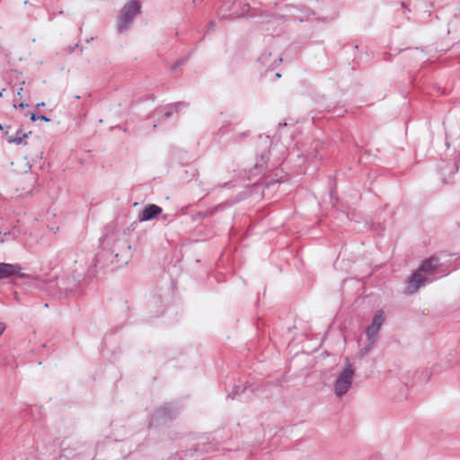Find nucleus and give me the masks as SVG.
<instances>
[{
	"label": "nucleus",
	"mask_w": 460,
	"mask_h": 460,
	"mask_svg": "<svg viewBox=\"0 0 460 460\" xmlns=\"http://www.w3.org/2000/svg\"><path fill=\"white\" fill-rule=\"evenodd\" d=\"M140 11V4L136 1L132 0L129 1L121 10V13L119 14V20H118V29L119 31H124L130 22H132L133 18L139 13Z\"/></svg>",
	"instance_id": "f257e3e1"
},
{
	"label": "nucleus",
	"mask_w": 460,
	"mask_h": 460,
	"mask_svg": "<svg viewBox=\"0 0 460 460\" xmlns=\"http://www.w3.org/2000/svg\"><path fill=\"white\" fill-rule=\"evenodd\" d=\"M353 376L354 370L350 365L346 366V367L341 372L334 386L335 394L338 396H341L349 391L352 383Z\"/></svg>",
	"instance_id": "f03ea898"
},
{
	"label": "nucleus",
	"mask_w": 460,
	"mask_h": 460,
	"mask_svg": "<svg viewBox=\"0 0 460 460\" xmlns=\"http://www.w3.org/2000/svg\"><path fill=\"white\" fill-rule=\"evenodd\" d=\"M384 322V314L382 312L376 313L373 319L372 324L367 330V334L370 340L376 337Z\"/></svg>",
	"instance_id": "7ed1b4c3"
},
{
	"label": "nucleus",
	"mask_w": 460,
	"mask_h": 460,
	"mask_svg": "<svg viewBox=\"0 0 460 460\" xmlns=\"http://www.w3.org/2000/svg\"><path fill=\"white\" fill-rule=\"evenodd\" d=\"M162 213V208L155 204L146 206L139 216L140 221H148L156 217Z\"/></svg>",
	"instance_id": "20e7f679"
},
{
	"label": "nucleus",
	"mask_w": 460,
	"mask_h": 460,
	"mask_svg": "<svg viewBox=\"0 0 460 460\" xmlns=\"http://www.w3.org/2000/svg\"><path fill=\"white\" fill-rule=\"evenodd\" d=\"M425 281V278L422 273L419 270L414 273L411 279L408 282L407 290L410 293H414L418 290L420 286H421Z\"/></svg>",
	"instance_id": "39448f33"
},
{
	"label": "nucleus",
	"mask_w": 460,
	"mask_h": 460,
	"mask_svg": "<svg viewBox=\"0 0 460 460\" xmlns=\"http://www.w3.org/2000/svg\"><path fill=\"white\" fill-rule=\"evenodd\" d=\"M20 270V267L9 263L0 262V279L8 278L15 274Z\"/></svg>",
	"instance_id": "423d86ee"
},
{
	"label": "nucleus",
	"mask_w": 460,
	"mask_h": 460,
	"mask_svg": "<svg viewBox=\"0 0 460 460\" xmlns=\"http://www.w3.org/2000/svg\"><path fill=\"white\" fill-rule=\"evenodd\" d=\"M4 134L9 143L21 144L22 140L27 137V134L23 133L22 129L13 134L9 127L6 128Z\"/></svg>",
	"instance_id": "0eeeda50"
},
{
	"label": "nucleus",
	"mask_w": 460,
	"mask_h": 460,
	"mask_svg": "<svg viewBox=\"0 0 460 460\" xmlns=\"http://www.w3.org/2000/svg\"><path fill=\"white\" fill-rule=\"evenodd\" d=\"M438 265V260L436 258H430L424 261L420 268L421 273H431Z\"/></svg>",
	"instance_id": "6e6552de"
},
{
	"label": "nucleus",
	"mask_w": 460,
	"mask_h": 460,
	"mask_svg": "<svg viewBox=\"0 0 460 460\" xmlns=\"http://www.w3.org/2000/svg\"><path fill=\"white\" fill-rule=\"evenodd\" d=\"M38 118H39V117H37V115H35V114H31V119L32 121H36V120L38 119Z\"/></svg>",
	"instance_id": "1a4fd4ad"
},
{
	"label": "nucleus",
	"mask_w": 460,
	"mask_h": 460,
	"mask_svg": "<svg viewBox=\"0 0 460 460\" xmlns=\"http://www.w3.org/2000/svg\"><path fill=\"white\" fill-rule=\"evenodd\" d=\"M40 119H41V120H44V121H49V119L46 116H44V115L40 116Z\"/></svg>",
	"instance_id": "9d476101"
},
{
	"label": "nucleus",
	"mask_w": 460,
	"mask_h": 460,
	"mask_svg": "<svg viewBox=\"0 0 460 460\" xmlns=\"http://www.w3.org/2000/svg\"><path fill=\"white\" fill-rule=\"evenodd\" d=\"M3 330H4V329L0 326V335H1V334H2V332H3Z\"/></svg>",
	"instance_id": "9b49d317"
},
{
	"label": "nucleus",
	"mask_w": 460,
	"mask_h": 460,
	"mask_svg": "<svg viewBox=\"0 0 460 460\" xmlns=\"http://www.w3.org/2000/svg\"><path fill=\"white\" fill-rule=\"evenodd\" d=\"M24 106H25V105H24L23 103H21V104H20V107H22V108H24Z\"/></svg>",
	"instance_id": "f8f14e48"
},
{
	"label": "nucleus",
	"mask_w": 460,
	"mask_h": 460,
	"mask_svg": "<svg viewBox=\"0 0 460 460\" xmlns=\"http://www.w3.org/2000/svg\"><path fill=\"white\" fill-rule=\"evenodd\" d=\"M43 105H44V103H43V102H42V103H39V104H38V106H43Z\"/></svg>",
	"instance_id": "ddd939ff"
},
{
	"label": "nucleus",
	"mask_w": 460,
	"mask_h": 460,
	"mask_svg": "<svg viewBox=\"0 0 460 460\" xmlns=\"http://www.w3.org/2000/svg\"><path fill=\"white\" fill-rule=\"evenodd\" d=\"M2 129H3V127H2V125L0 124V130H2Z\"/></svg>",
	"instance_id": "4468645a"
}]
</instances>
